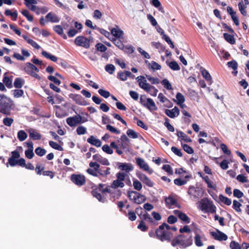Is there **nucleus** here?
I'll return each instance as SVG.
<instances>
[{
	"mask_svg": "<svg viewBox=\"0 0 249 249\" xmlns=\"http://www.w3.org/2000/svg\"><path fill=\"white\" fill-rule=\"evenodd\" d=\"M44 166L41 164L37 163L35 168L36 173L39 175H42L44 176H48L51 179L53 178L55 173L51 171H44Z\"/></svg>",
	"mask_w": 249,
	"mask_h": 249,
	"instance_id": "9d476101",
	"label": "nucleus"
},
{
	"mask_svg": "<svg viewBox=\"0 0 249 249\" xmlns=\"http://www.w3.org/2000/svg\"><path fill=\"white\" fill-rule=\"evenodd\" d=\"M126 134L129 138L136 139L138 137V135L134 130L128 129L126 131Z\"/></svg>",
	"mask_w": 249,
	"mask_h": 249,
	"instance_id": "8fccbe9b",
	"label": "nucleus"
},
{
	"mask_svg": "<svg viewBox=\"0 0 249 249\" xmlns=\"http://www.w3.org/2000/svg\"><path fill=\"white\" fill-rule=\"evenodd\" d=\"M148 65L149 68L152 69L153 70H160L161 68V66L154 61H152L151 65L149 63H148Z\"/></svg>",
	"mask_w": 249,
	"mask_h": 249,
	"instance_id": "de8ad7c7",
	"label": "nucleus"
},
{
	"mask_svg": "<svg viewBox=\"0 0 249 249\" xmlns=\"http://www.w3.org/2000/svg\"><path fill=\"white\" fill-rule=\"evenodd\" d=\"M105 186V184L100 183L98 186H96L93 189L91 193L92 195L96 197L99 201L101 202H105L106 201V198L104 196H102L100 192L104 194L105 193H108L113 196L115 197V195H116L118 197L121 195V192L120 190H117L114 192H112L110 190L111 185L110 186H107L105 188H103V187Z\"/></svg>",
	"mask_w": 249,
	"mask_h": 249,
	"instance_id": "7ed1b4c3",
	"label": "nucleus"
},
{
	"mask_svg": "<svg viewBox=\"0 0 249 249\" xmlns=\"http://www.w3.org/2000/svg\"><path fill=\"white\" fill-rule=\"evenodd\" d=\"M202 188L194 186H190L188 190V194L190 198L194 201H197L201 198L203 195Z\"/></svg>",
	"mask_w": 249,
	"mask_h": 249,
	"instance_id": "0eeeda50",
	"label": "nucleus"
},
{
	"mask_svg": "<svg viewBox=\"0 0 249 249\" xmlns=\"http://www.w3.org/2000/svg\"><path fill=\"white\" fill-rule=\"evenodd\" d=\"M175 214L177 215L178 217L184 223L189 224L190 222V218L187 215L179 210H176L173 211Z\"/></svg>",
	"mask_w": 249,
	"mask_h": 249,
	"instance_id": "6ab92c4d",
	"label": "nucleus"
},
{
	"mask_svg": "<svg viewBox=\"0 0 249 249\" xmlns=\"http://www.w3.org/2000/svg\"><path fill=\"white\" fill-rule=\"evenodd\" d=\"M115 70V67L113 64H107L105 67V70L110 74L114 73Z\"/></svg>",
	"mask_w": 249,
	"mask_h": 249,
	"instance_id": "4d7b16f0",
	"label": "nucleus"
},
{
	"mask_svg": "<svg viewBox=\"0 0 249 249\" xmlns=\"http://www.w3.org/2000/svg\"><path fill=\"white\" fill-rule=\"evenodd\" d=\"M138 229H140L142 231H146L148 230V227L145 225L143 220H141L138 226Z\"/></svg>",
	"mask_w": 249,
	"mask_h": 249,
	"instance_id": "69168bd1",
	"label": "nucleus"
},
{
	"mask_svg": "<svg viewBox=\"0 0 249 249\" xmlns=\"http://www.w3.org/2000/svg\"><path fill=\"white\" fill-rule=\"evenodd\" d=\"M219 198L221 202L227 206H230L231 204V200L230 198L223 196L222 195H219Z\"/></svg>",
	"mask_w": 249,
	"mask_h": 249,
	"instance_id": "c03bdc74",
	"label": "nucleus"
},
{
	"mask_svg": "<svg viewBox=\"0 0 249 249\" xmlns=\"http://www.w3.org/2000/svg\"><path fill=\"white\" fill-rule=\"evenodd\" d=\"M136 80L141 88L149 93L152 96L155 97L157 96L158 90L154 86L147 83L145 77L140 76L136 78Z\"/></svg>",
	"mask_w": 249,
	"mask_h": 249,
	"instance_id": "39448f33",
	"label": "nucleus"
},
{
	"mask_svg": "<svg viewBox=\"0 0 249 249\" xmlns=\"http://www.w3.org/2000/svg\"><path fill=\"white\" fill-rule=\"evenodd\" d=\"M238 8L239 10L240 11L241 13L244 16H246L247 13V11L245 10V8L246 7H245L242 2H240L238 4Z\"/></svg>",
	"mask_w": 249,
	"mask_h": 249,
	"instance_id": "052dcab7",
	"label": "nucleus"
},
{
	"mask_svg": "<svg viewBox=\"0 0 249 249\" xmlns=\"http://www.w3.org/2000/svg\"><path fill=\"white\" fill-rule=\"evenodd\" d=\"M21 13L24 17H25L27 18L28 20H29L30 22H32L33 21V19H34L33 16L30 14L28 10H23L21 12Z\"/></svg>",
	"mask_w": 249,
	"mask_h": 249,
	"instance_id": "3c124183",
	"label": "nucleus"
},
{
	"mask_svg": "<svg viewBox=\"0 0 249 249\" xmlns=\"http://www.w3.org/2000/svg\"><path fill=\"white\" fill-rule=\"evenodd\" d=\"M162 169L166 171L169 175H172L173 174V171L169 164H164L162 166Z\"/></svg>",
	"mask_w": 249,
	"mask_h": 249,
	"instance_id": "0e129e2a",
	"label": "nucleus"
},
{
	"mask_svg": "<svg viewBox=\"0 0 249 249\" xmlns=\"http://www.w3.org/2000/svg\"><path fill=\"white\" fill-rule=\"evenodd\" d=\"M87 142L96 147H100L102 144L101 141L99 139H96L93 136H90L87 139Z\"/></svg>",
	"mask_w": 249,
	"mask_h": 249,
	"instance_id": "bb28decb",
	"label": "nucleus"
},
{
	"mask_svg": "<svg viewBox=\"0 0 249 249\" xmlns=\"http://www.w3.org/2000/svg\"><path fill=\"white\" fill-rule=\"evenodd\" d=\"M111 34L117 38H120L123 35V32L119 29L113 28L111 30Z\"/></svg>",
	"mask_w": 249,
	"mask_h": 249,
	"instance_id": "c9c22d12",
	"label": "nucleus"
},
{
	"mask_svg": "<svg viewBox=\"0 0 249 249\" xmlns=\"http://www.w3.org/2000/svg\"><path fill=\"white\" fill-rule=\"evenodd\" d=\"M242 206V204L236 200L233 201L232 208L237 212H240L241 210L240 207Z\"/></svg>",
	"mask_w": 249,
	"mask_h": 249,
	"instance_id": "5fc2aeb1",
	"label": "nucleus"
},
{
	"mask_svg": "<svg viewBox=\"0 0 249 249\" xmlns=\"http://www.w3.org/2000/svg\"><path fill=\"white\" fill-rule=\"evenodd\" d=\"M111 41L118 48L121 50H124V45L119 38H113Z\"/></svg>",
	"mask_w": 249,
	"mask_h": 249,
	"instance_id": "a19ab883",
	"label": "nucleus"
},
{
	"mask_svg": "<svg viewBox=\"0 0 249 249\" xmlns=\"http://www.w3.org/2000/svg\"><path fill=\"white\" fill-rule=\"evenodd\" d=\"M69 96L78 105L81 106H86L88 105L87 102L84 100L82 96L79 94L71 93L69 94Z\"/></svg>",
	"mask_w": 249,
	"mask_h": 249,
	"instance_id": "f3484780",
	"label": "nucleus"
},
{
	"mask_svg": "<svg viewBox=\"0 0 249 249\" xmlns=\"http://www.w3.org/2000/svg\"><path fill=\"white\" fill-rule=\"evenodd\" d=\"M23 69L27 74L36 79L40 80L41 79L40 76L36 73L39 72V69L34 64L27 62Z\"/></svg>",
	"mask_w": 249,
	"mask_h": 249,
	"instance_id": "6e6552de",
	"label": "nucleus"
},
{
	"mask_svg": "<svg viewBox=\"0 0 249 249\" xmlns=\"http://www.w3.org/2000/svg\"><path fill=\"white\" fill-rule=\"evenodd\" d=\"M146 78L152 84H158L160 83V80L158 78L153 77L147 74H146Z\"/></svg>",
	"mask_w": 249,
	"mask_h": 249,
	"instance_id": "6e6d98bb",
	"label": "nucleus"
},
{
	"mask_svg": "<svg viewBox=\"0 0 249 249\" xmlns=\"http://www.w3.org/2000/svg\"><path fill=\"white\" fill-rule=\"evenodd\" d=\"M89 166L92 168H88L87 172L88 174L94 177H98V171L101 169L100 166L97 162H90Z\"/></svg>",
	"mask_w": 249,
	"mask_h": 249,
	"instance_id": "ddd939ff",
	"label": "nucleus"
},
{
	"mask_svg": "<svg viewBox=\"0 0 249 249\" xmlns=\"http://www.w3.org/2000/svg\"><path fill=\"white\" fill-rule=\"evenodd\" d=\"M117 167L121 171L116 174V179L113 181L111 184V187L113 189L123 188L124 186V181L125 180L127 174L133 170L134 167L131 163L118 162L116 163Z\"/></svg>",
	"mask_w": 249,
	"mask_h": 249,
	"instance_id": "f257e3e1",
	"label": "nucleus"
},
{
	"mask_svg": "<svg viewBox=\"0 0 249 249\" xmlns=\"http://www.w3.org/2000/svg\"><path fill=\"white\" fill-rule=\"evenodd\" d=\"M35 152L37 155L40 157L43 156L46 153V150L41 147H37L36 148Z\"/></svg>",
	"mask_w": 249,
	"mask_h": 249,
	"instance_id": "09e8293b",
	"label": "nucleus"
},
{
	"mask_svg": "<svg viewBox=\"0 0 249 249\" xmlns=\"http://www.w3.org/2000/svg\"><path fill=\"white\" fill-rule=\"evenodd\" d=\"M93 160L104 165H109L110 163L108 160L103 157L101 155L99 154L94 155L92 157Z\"/></svg>",
	"mask_w": 249,
	"mask_h": 249,
	"instance_id": "aec40b11",
	"label": "nucleus"
},
{
	"mask_svg": "<svg viewBox=\"0 0 249 249\" xmlns=\"http://www.w3.org/2000/svg\"><path fill=\"white\" fill-rule=\"evenodd\" d=\"M179 231L180 234H192L191 230L188 225H185L183 228H180L179 230Z\"/></svg>",
	"mask_w": 249,
	"mask_h": 249,
	"instance_id": "a18cd8bd",
	"label": "nucleus"
},
{
	"mask_svg": "<svg viewBox=\"0 0 249 249\" xmlns=\"http://www.w3.org/2000/svg\"><path fill=\"white\" fill-rule=\"evenodd\" d=\"M193 235L191 234H179L171 239V245L178 246L180 249H184L193 245Z\"/></svg>",
	"mask_w": 249,
	"mask_h": 249,
	"instance_id": "f03ea898",
	"label": "nucleus"
},
{
	"mask_svg": "<svg viewBox=\"0 0 249 249\" xmlns=\"http://www.w3.org/2000/svg\"><path fill=\"white\" fill-rule=\"evenodd\" d=\"M177 135L181 140H183L186 142H192L191 139L182 131H177Z\"/></svg>",
	"mask_w": 249,
	"mask_h": 249,
	"instance_id": "c756f323",
	"label": "nucleus"
},
{
	"mask_svg": "<svg viewBox=\"0 0 249 249\" xmlns=\"http://www.w3.org/2000/svg\"><path fill=\"white\" fill-rule=\"evenodd\" d=\"M12 101L3 94L0 95V112L4 114H9Z\"/></svg>",
	"mask_w": 249,
	"mask_h": 249,
	"instance_id": "423d86ee",
	"label": "nucleus"
},
{
	"mask_svg": "<svg viewBox=\"0 0 249 249\" xmlns=\"http://www.w3.org/2000/svg\"><path fill=\"white\" fill-rule=\"evenodd\" d=\"M136 162L140 168L145 171H147L149 174H151L153 171L149 168V165L145 162L143 159L141 158H136Z\"/></svg>",
	"mask_w": 249,
	"mask_h": 249,
	"instance_id": "2eb2a0df",
	"label": "nucleus"
},
{
	"mask_svg": "<svg viewBox=\"0 0 249 249\" xmlns=\"http://www.w3.org/2000/svg\"><path fill=\"white\" fill-rule=\"evenodd\" d=\"M211 202H210L208 200L202 199L200 202V205L201 209L202 211L204 210L207 211Z\"/></svg>",
	"mask_w": 249,
	"mask_h": 249,
	"instance_id": "4c0bfd02",
	"label": "nucleus"
},
{
	"mask_svg": "<svg viewBox=\"0 0 249 249\" xmlns=\"http://www.w3.org/2000/svg\"><path fill=\"white\" fill-rule=\"evenodd\" d=\"M53 30L57 34L62 36L64 39H66L67 38L66 35L63 33V28L60 25L54 26L53 27Z\"/></svg>",
	"mask_w": 249,
	"mask_h": 249,
	"instance_id": "72a5a7b5",
	"label": "nucleus"
},
{
	"mask_svg": "<svg viewBox=\"0 0 249 249\" xmlns=\"http://www.w3.org/2000/svg\"><path fill=\"white\" fill-rule=\"evenodd\" d=\"M187 181L185 179H181V178H178L175 179L174 183L178 186H182L186 184Z\"/></svg>",
	"mask_w": 249,
	"mask_h": 249,
	"instance_id": "603ef678",
	"label": "nucleus"
},
{
	"mask_svg": "<svg viewBox=\"0 0 249 249\" xmlns=\"http://www.w3.org/2000/svg\"><path fill=\"white\" fill-rule=\"evenodd\" d=\"M95 47L97 50L101 52H105L107 50V48L104 44L101 43H97Z\"/></svg>",
	"mask_w": 249,
	"mask_h": 249,
	"instance_id": "338daca9",
	"label": "nucleus"
},
{
	"mask_svg": "<svg viewBox=\"0 0 249 249\" xmlns=\"http://www.w3.org/2000/svg\"><path fill=\"white\" fill-rule=\"evenodd\" d=\"M43 56L46 57L47 59H50L53 62H56L57 60V57L51 54L50 53H48L46 51H43L41 53Z\"/></svg>",
	"mask_w": 249,
	"mask_h": 249,
	"instance_id": "e433bc0d",
	"label": "nucleus"
},
{
	"mask_svg": "<svg viewBox=\"0 0 249 249\" xmlns=\"http://www.w3.org/2000/svg\"><path fill=\"white\" fill-rule=\"evenodd\" d=\"M71 181L78 186L84 185L86 183V178L81 174H72L71 176Z\"/></svg>",
	"mask_w": 249,
	"mask_h": 249,
	"instance_id": "9b49d317",
	"label": "nucleus"
},
{
	"mask_svg": "<svg viewBox=\"0 0 249 249\" xmlns=\"http://www.w3.org/2000/svg\"><path fill=\"white\" fill-rule=\"evenodd\" d=\"M21 53L22 55H21L18 53H17V59L24 61L25 57L27 58L30 56V53L28 51L24 49H21Z\"/></svg>",
	"mask_w": 249,
	"mask_h": 249,
	"instance_id": "2f4dec72",
	"label": "nucleus"
},
{
	"mask_svg": "<svg viewBox=\"0 0 249 249\" xmlns=\"http://www.w3.org/2000/svg\"><path fill=\"white\" fill-rule=\"evenodd\" d=\"M110 167H102L98 171V177L100 176L103 177H106L107 175L110 174Z\"/></svg>",
	"mask_w": 249,
	"mask_h": 249,
	"instance_id": "7c9ffc66",
	"label": "nucleus"
},
{
	"mask_svg": "<svg viewBox=\"0 0 249 249\" xmlns=\"http://www.w3.org/2000/svg\"><path fill=\"white\" fill-rule=\"evenodd\" d=\"M165 226H166L165 224H162L155 232L153 231H150L149 232V235L151 237L156 238L162 242H170L173 237V234L171 231L164 230L163 227Z\"/></svg>",
	"mask_w": 249,
	"mask_h": 249,
	"instance_id": "20e7f679",
	"label": "nucleus"
},
{
	"mask_svg": "<svg viewBox=\"0 0 249 249\" xmlns=\"http://www.w3.org/2000/svg\"><path fill=\"white\" fill-rule=\"evenodd\" d=\"M164 125L167 127L168 130L171 132L175 131L174 127L169 123V120L167 118H165Z\"/></svg>",
	"mask_w": 249,
	"mask_h": 249,
	"instance_id": "bf43d9fd",
	"label": "nucleus"
},
{
	"mask_svg": "<svg viewBox=\"0 0 249 249\" xmlns=\"http://www.w3.org/2000/svg\"><path fill=\"white\" fill-rule=\"evenodd\" d=\"M194 240L195 245L197 247H202L203 246V243L201 240V237L199 234L197 233L195 234Z\"/></svg>",
	"mask_w": 249,
	"mask_h": 249,
	"instance_id": "58836bf2",
	"label": "nucleus"
},
{
	"mask_svg": "<svg viewBox=\"0 0 249 249\" xmlns=\"http://www.w3.org/2000/svg\"><path fill=\"white\" fill-rule=\"evenodd\" d=\"M168 65L170 68L173 71H179L180 69L179 66L175 61H172L169 62Z\"/></svg>",
	"mask_w": 249,
	"mask_h": 249,
	"instance_id": "37998d69",
	"label": "nucleus"
},
{
	"mask_svg": "<svg viewBox=\"0 0 249 249\" xmlns=\"http://www.w3.org/2000/svg\"><path fill=\"white\" fill-rule=\"evenodd\" d=\"M133 185L134 188L138 191H140L142 187V183L137 179L133 180Z\"/></svg>",
	"mask_w": 249,
	"mask_h": 249,
	"instance_id": "13d9d810",
	"label": "nucleus"
},
{
	"mask_svg": "<svg viewBox=\"0 0 249 249\" xmlns=\"http://www.w3.org/2000/svg\"><path fill=\"white\" fill-rule=\"evenodd\" d=\"M231 249H241L242 248L238 243L235 241H232L230 245Z\"/></svg>",
	"mask_w": 249,
	"mask_h": 249,
	"instance_id": "774afa93",
	"label": "nucleus"
},
{
	"mask_svg": "<svg viewBox=\"0 0 249 249\" xmlns=\"http://www.w3.org/2000/svg\"><path fill=\"white\" fill-rule=\"evenodd\" d=\"M216 232L211 231L210 232V235L214 239L219 241H226L228 239V237L225 233L218 229H216Z\"/></svg>",
	"mask_w": 249,
	"mask_h": 249,
	"instance_id": "4468645a",
	"label": "nucleus"
},
{
	"mask_svg": "<svg viewBox=\"0 0 249 249\" xmlns=\"http://www.w3.org/2000/svg\"><path fill=\"white\" fill-rule=\"evenodd\" d=\"M145 107L150 111H156L158 109V107H156L155 102L150 98L146 99V103Z\"/></svg>",
	"mask_w": 249,
	"mask_h": 249,
	"instance_id": "393cba45",
	"label": "nucleus"
},
{
	"mask_svg": "<svg viewBox=\"0 0 249 249\" xmlns=\"http://www.w3.org/2000/svg\"><path fill=\"white\" fill-rule=\"evenodd\" d=\"M131 193H133L134 195H137V198H134V203L137 204H141L146 201V196L142 195L137 191H132Z\"/></svg>",
	"mask_w": 249,
	"mask_h": 249,
	"instance_id": "5701e85b",
	"label": "nucleus"
},
{
	"mask_svg": "<svg viewBox=\"0 0 249 249\" xmlns=\"http://www.w3.org/2000/svg\"><path fill=\"white\" fill-rule=\"evenodd\" d=\"M183 150L188 154H193L194 152L193 149L187 144H182Z\"/></svg>",
	"mask_w": 249,
	"mask_h": 249,
	"instance_id": "680f3d73",
	"label": "nucleus"
},
{
	"mask_svg": "<svg viewBox=\"0 0 249 249\" xmlns=\"http://www.w3.org/2000/svg\"><path fill=\"white\" fill-rule=\"evenodd\" d=\"M92 39V37H89L88 38L84 36H80L75 38L74 43L78 46L82 47L85 49H89L90 47V44Z\"/></svg>",
	"mask_w": 249,
	"mask_h": 249,
	"instance_id": "1a4fd4ad",
	"label": "nucleus"
},
{
	"mask_svg": "<svg viewBox=\"0 0 249 249\" xmlns=\"http://www.w3.org/2000/svg\"><path fill=\"white\" fill-rule=\"evenodd\" d=\"M161 83L163 85L164 87L166 88L167 89L170 90L172 89V86L169 82V81L166 79H164L162 80Z\"/></svg>",
	"mask_w": 249,
	"mask_h": 249,
	"instance_id": "e2e57ef3",
	"label": "nucleus"
},
{
	"mask_svg": "<svg viewBox=\"0 0 249 249\" xmlns=\"http://www.w3.org/2000/svg\"><path fill=\"white\" fill-rule=\"evenodd\" d=\"M158 98L160 99V102L161 103L168 102L169 103V105H166L167 107L170 108L172 107L173 104L162 93H159L158 95Z\"/></svg>",
	"mask_w": 249,
	"mask_h": 249,
	"instance_id": "473e14b6",
	"label": "nucleus"
},
{
	"mask_svg": "<svg viewBox=\"0 0 249 249\" xmlns=\"http://www.w3.org/2000/svg\"><path fill=\"white\" fill-rule=\"evenodd\" d=\"M165 114L171 118H174L179 114V110L177 107H175L172 109H166Z\"/></svg>",
	"mask_w": 249,
	"mask_h": 249,
	"instance_id": "412c9836",
	"label": "nucleus"
},
{
	"mask_svg": "<svg viewBox=\"0 0 249 249\" xmlns=\"http://www.w3.org/2000/svg\"><path fill=\"white\" fill-rule=\"evenodd\" d=\"M12 156L8 159V162L6 163L7 167L9 166L14 167L16 166V150L11 152Z\"/></svg>",
	"mask_w": 249,
	"mask_h": 249,
	"instance_id": "cd10ccee",
	"label": "nucleus"
},
{
	"mask_svg": "<svg viewBox=\"0 0 249 249\" xmlns=\"http://www.w3.org/2000/svg\"><path fill=\"white\" fill-rule=\"evenodd\" d=\"M29 137L34 141L39 140L41 138V135L34 129L29 130Z\"/></svg>",
	"mask_w": 249,
	"mask_h": 249,
	"instance_id": "a878e982",
	"label": "nucleus"
},
{
	"mask_svg": "<svg viewBox=\"0 0 249 249\" xmlns=\"http://www.w3.org/2000/svg\"><path fill=\"white\" fill-rule=\"evenodd\" d=\"M135 213L138 214L141 220H147L149 222H153V220L152 218L150 216V214L147 212L143 214H142V209L141 207L136 208L135 209Z\"/></svg>",
	"mask_w": 249,
	"mask_h": 249,
	"instance_id": "dca6fc26",
	"label": "nucleus"
},
{
	"mask_svg": "<svg viewBox=\"0 0 249 249\" xmlns=\"http://www.w3.org/2000/svg\"><path fill=\"white\" fill-rule=\"evenodd\" d=\"M227 66L228 67L232 68L233 71H235L237 69L238 65L237 62L235 60H233L228 62L227 63Z\"/></svg>",
	"mask_w": 249,
	"mask_h": 249,
	"instance_id": "864d4df0",
	"label": "nucleus"
},
{
	"mask_svg": "<svg viewBox=\"0 0 249 249\" xmlns=\"http://www.w3.org/2000/svg\"><path fill=\"white\" fill-rule=\"evenodd\" d=\"M177 104L183 107V103L185 102L184 96L180 92H178L176 94Z\"/></svg>",
	"mask_w": 249,
	"mask_h": 249,
	"instance_id": "f704fd0d",
	"label": "nucleus"
},
{
	"mask_svg": "<svg viewBox=\"0 0 249 249\" xmlns=\"http://www.w3.org/2000/svg\"><path fill=\"white\" fill-rule=\"evenodd\" d=\"M47 21H50L53 23L58 22L60 20L59 17L54 13H49L46 16Z\"/></svg>",
	"mask_w": 249,
	"mask_h": 249,
	"instance_id": "b1692460",
	"label": "nucleus"
},
{
	"mask_svg": "<svg viewBox=\"0 0 249 249\" xmlns=\"http://www.w3.org/2000/svg\"><path fill=\"white\" fill-rule=\"evenodd\" d=\"M120 140L121 141V142L119 145L121 148L124 149L129 146L130 141L124 134L121 136Z\"/></svg>",
	"mask_w": 249,
	"mask_h": 249,
	"instance_id": "4be33fe9",
	"label": "nucleus"
},
{
	"mask_svg": "<svg viewBox=\"0 0 249 249\" xmlns=\"http://www.w3.org/2000/svg\"><path fill=\"white\" fill-rule=\"evenodd\" d=\"M137 177L143 183L149 187H153L154 183L145 174L140 173L137 174Z\"/></svg>",
	"mask_w": 249,
	"mask_h": 249,
	"instance_id": "a211bd4d",
	"label": "nucleus"
},
{
	"mask_svg": "<svg viewBox=\"0 0 249 249\" xmlns=\"http://www.w3.org/2000/svg\"><path fill=\"white\" fill-rule=\"evenodd\" d=\"M3 82L8 88H11L12 87V77H9L4 75Z\"/></svg>",
	"mask_w": 249,
	"mask_h": 249,
	"instance_id": "ea45409f",
	"label": "nucleus"
},
{
	"mask_svg": "<svg viewBox=\"0 0 249 249\" xmlns=\"http://www.w3.org/2000/svg\"><path fill=\"white\" fill-rule=\"evenodd\" d=\"M236 34H231L224 33L223 36L224 39L231 44H234L235 43V40L234 38V35Z\"/></svg>",
	"mask_w": 249,
	"mask_h": 249,
	"instance_id": "c85d7f7f",
	"label": "nucleus"
},
{
	"mask_svg": "<svg viewBox=\"0 0 249 249\" xmlns=\"http://www.w3.org/2000/svg\"><path fill=\"white\" fill-rule=\"evenodd\" d=\"M18 140L22 142L27 138V134L24 130H19L18 133Z\"/></svg>",
	"mask_w": 249,
	"mask_h": 249,
	"instance_id": "49530a36",
	"label": "nucleus"
},
{
	"mask_svg": "<svg viewBox=\"0 0 249 249\" xmlns=\"http://www.w3.org/2000/svg\"><path fill=\"white\" fill-rule=\"evenodd\" d=\"M85 121L82 120V117L79 115H75L73 117H70L66 119V122L67 124L73 127L75 126L76 124H79L83 123Z\"/></svg>",
	"mask_w": 249,
	"mask_h": 249,
	"instance_id": "f8f14e48",
	"label": "nucleus"
},
{
	"mask_svg": "<svg viewBox=\"0 0 249 249\" xmlns=\"http://www.w3.org/2000/svg\"><path fill=\"white\" fill-rule=\"evenodd\" d=\"M201 73H202L203 77L205 79V80L206 81L211 83L212 78V77H211L210 74L209 73V72H208V71L203 69L201 71Z\"/></svg>",
	"mask_w": 249,
	"mask_h": 249,
	"instance_id": "79ce46f5",
	"label": "nucleus"
}]
</instances>
